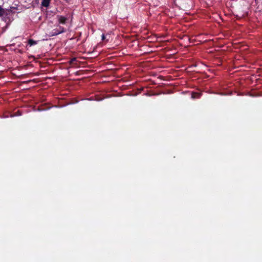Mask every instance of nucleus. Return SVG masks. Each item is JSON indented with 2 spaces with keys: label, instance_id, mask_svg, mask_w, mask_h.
I'll return each instance as SVG.
<instances>
[{
  "label": "nucleus",
  "instance_id": "obj_8",
  "mask_svg": "<svg viewBox=\"0 0 262 262\" xmlns=\"http://www.w3.org/2000/svg\"><path fill=\"white\" fill-rule=\"evenodd\" d=\"M57 29H58V30L59 31H61V29H64V28H63V27H61V26H59V28H57Z\"/></svg>",
  "mask_w": 262,
  "mask_h": 262
},
{
  "label": "nucleus",
  "instance_id": "obj_2",
  "mask_svg": "<svg viewBox=\"0 0 262 262\" xmlns=\"http://www.w3.org/2000/svg\"><path fill=\"white\" fill-rule=\"evenodd\" d=\"M57 18L58 19L59 23L61 24H64L66 21L67 20V17L61 15H57Z\"/></svg>",
  "mask_w": 262,
  "mask_h": 262
},
{
  "label": "nucleus",
  "instance_id": "obj_6",
  "mask_svg": "<svg viewBox=\"0 0 262 262\" xmlns=\"http://www.w3.org/2000/svg\"><path fill=\"white\" fill-rule=\"evenodd\" d=\"M200 96V94L198 93H193L192 94V98H199Z\"/></svg>",
  "mask_w": 262,
  "mask_h": 262
},
{
  "label": "nucleus",
  "instance_id": "obj_4",
  "mask_svg": "<svg viewBox=\"0 0 262 262\" xmlns=\"http://www.w3.org/2000/svg\"><path fill=\"white\" fill-rule=\"evenodd\" d=\"M37 43V42L36 41H35L32 39H29L28 40V44L30 46H33V45H36Z\"/></svg>",
  "mask_w": 262,
  "mask_h": 262
},
{
  "label": "nucleus",
  "instance_id": "obj_10",
  "mask_svg": "<svg viewBox=\"0 0 262 262\" xmlns=\"http://www.w3.org/2000/svg\"><path fill=\"white\" fill-rule=\"evenodd\" d=\"M108 40H109V38H106V41H108Z\"/></svg>",
  "mask_w": 262,
  "mask_h": 262
},
{
  "label": "nucleus",
  "instance_id": "obj_1",
  "mask_svg": "<svg viewBox=\"0 0 262 262\" xmlns=\"http://www.w3.org/2000/svg\"><path fill=\"white\" fill-rule=\"evenodd\" d=\"M65 32L64 29H61V31H59L58 29H55L49 33L50 36H54L60 34Z\"/></svg>",
  "mask_w": 262,
  "mask_h": 262
},
{
  "label": "nucleus",
  "instance_id": "obj_7",
  "mask_svg": "<svg viewBox=\"0 0 262 262\" xmlns=\"http://www.w3.org/2000/svg\"><path fill=\"white\" fill-rule=\"evenodd\" d=\"M108 35H106V36L104 34H102V36H101V39L102 40H104L106 38V37Z\"/></svg>",
  "mask_w": 262,
  "mask_h": 262
},
{
  "label": "nucleus",
  "instance_id": "obj_5",
  "mask_svg": "<svg viewBox=\"0 0 262 262\" xmlns=\"http://www.w3.org/2000/svg\"><path fill=\"white\" fill-rule=\"evenodd\" d=\"M6 13L5 10L0 7V17L4 16Z\"/></svg>",
  "mask_w": 262,
  "mask_h": 262
},
{
  "label": "nucleus",
  "instance_id": "obj_3",
  "mask_svg": "<svg viewBox=\"0 0 262 262\" xmlns=\"http://www.w3.org/2000/svg\"><path fill=\"white\" fill-rule=\"evenodd\" d=\"M51 0H42L41 5L42 7H48L50 5Z\"/></svg>",
  "mask_w": 262,
  "mask_h": 262
},
{
  "label": "nucleus",
  "instance_id": "obj_9",
  "mask_svg": "<svg viewBox=\"0 0 262 262\" xmlns=\"http://www.w3.org/2000/svg\"><path fill=\"white\" fill-rule=\"evenodd\" d=\"M75 60H76V58H74L72 59L71 62H73Z\"/></svg>",
  "mask_w": 262,
  "mask_h": 262
}]
</instances>
